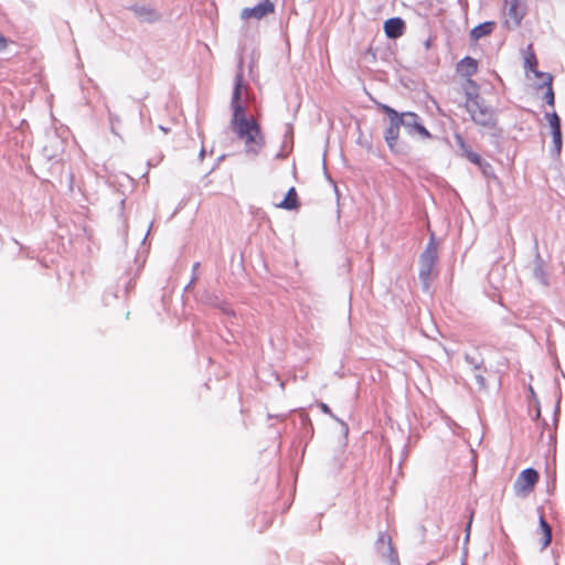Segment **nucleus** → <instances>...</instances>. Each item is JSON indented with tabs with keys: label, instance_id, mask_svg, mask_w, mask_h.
Returning a JSON list of instances; mask_svg holds the SVG:
<instances>
[{
	"label": "nucleus",
	"instance_id": "nucleus-18",
	"mask_svg": "<svg viewBox=\"0 0 565 565\" xmlns=\"http://www.w3.org/2000/svg\"><path fill=\"white\" fill-rule=\"evenodd\" d=\"M544 84L546 85V89H545L543 98L548 105L553 106L554 105V90L552 87V77L550 75H547Z\"/></svg>",
	"mask_w": 565,
	"mask_h": 565
},
{
	"label": "nucleus",
	"instance_id": "nucleus-1",
	"mask_svg": "<svg viewBox=\"0 0 565 565\" xmlns=\"http://www.w3.org/2000/svg\"><path fill=\"white\" fill-rule=\"evenodd\" d=\"M466 109L471 119L481 126H493L495 124L494 110L487 106L478 94V85L472 79L466 81Z\"/></svg>",
	"mask_w": 565,
	"mask_h": 565
},
{
	"label": "nucleus",
	"instance_id": "nucleus-21",
	"mask_svg": "<svg viewBox=\"0 0 565 565\" xmlns=\"http://www.w3.org/2000/svg\"><path fill=\"white\" fill-rule=\"evenodd\" d=\"M132 10L136 12V14L138 15H145V17H148V18H151L156 14V12L151 9H146V8H137V7H134Z\"/></svg>",
	"mask_w": 565,
	"mask_h": 565
},
{
	"label": "nucleus",
	"instance_id": "nucleus-12",
	"mask_svg": "<svg viewBox=\"0 0 565 565\" xmlns=\"http://www.w3.org/2000/svg\"><path fill=\"white\" fill-rule=\"evenodd\" d=\"M456 141L458 143V146L460 147L461 149V153L463 157H466L470 162L477 164V166H481L482 163V159L481 157L473 152L469 146L465 142L463 138L461 136H456Z\"/></svg>",
	"mask_w": 565,
	"mask_h": 565
},
{
	"label": "nucleus",
	"instance_id": "nucleus-3",
	"mask_svg": "<svg viewBox=\"0 0 565 565\" xmlns=\"http://www.w3.org/2000/svg\"><path fill=\"white\" fill-rule=\"evenodd\" d=\"M248 103V86L244 83L243 73L239 72L235 76L234 88L231 98V108L233 118L238 119L246 116V106Z\"/></svg>",
	"mask_w": 565,
	"mask_h": 565
},
{
	"label": "nucleus",
	"instance_id": "nucleus-17",
	"mask_svg": "<svg viewBox=\"0 0 565 565\" xmlns=\"http://www.w3.org/2000/svg\"><path fill=\"white\" fill-rule=\"evenodd\" d=\"M379 107L388 116L390 124H404V113L398 114L395 109L384 104H380Z\"/></svg>",
	"mask_w": 565,
	"mask_h": 565
},
{
	"label": "nucleus",
	"instance_id": "nucleus-9",
	"mask_svg": "<svg viewBox=\"0 0 565 565\" xmlns=\"http://www.w3.org/2000/svg\"><path fill=\"white\" fill-rule=\"evenodd\" d=\"M405 23L401 18H392L384 22V32L390 39H397L404 34Z\"/></svg>",
	"mask_w": 565,
	"mask_h": 565
},
{
	"label": "nucleus",
	"instance_id": "nucleus-25",
	"mask_svg": "<svg viewBox=\"0 0 565 565\" xmlns=\"http://www.w3.org/2000/svg\"><path fill=\"white\" fill-rule=\"evenodd\" d=\"M470 526H471V520H470V521H469V523H468L467 531H469V530H470Z\"/></svg>",
	"mask_w": 565,
	"mask_h": 565
},
{
	"label": "nucleus",
	"instance_id": "nucleus-23",
	"mask_svg": "<svg viewBox=\"0 0 565 565\" xmlns=\"http://www.w3.org/2000/svg\"><path fill=\"white\" fill-rule=\"evenodd\" d=\"M319 407L320 409L324 413V414H328L330 416H333L332 415V411L330 409V407L326 404V403H320L319 404Z\"/></svg>",
	"mask_w": 565,
	"mask_h": 565
},
{
	"label": "nucleus",
	"instance_id": "nucleus-8",
	"mask_svg": "<svg viewBox=\"0 0 565 565\" xmlns=\"http://www.w3.org/2000/svg\"><path fill=\"white\" fill-rule=\"evenodd\" d=\"M411 131H415L424 138H430L429 131L419 122V117L415 113H404V124Z\"/></svg>",
	"mask_w": 565,
	"mask_h": 565
},
{
	"label": "nucleus",
	"instance_id": "nucleus-6",
	"mask_svg": "<svg viewBox=\"0 0 565 565\" xmlns=\"http://www.w3.org/2000/svg\"><path fill=\"white\" fill-rule=\"evenodd\" d=\"M377 553L391 563L397 562V552L393 547L392 537L386 532L379 534L375 543Z\"/></svg>",
	"mask_w": 565,
	"mask_h": 565
},
{
	"label": "nucleus",
	"instance_id": "nucleus-7",
	"mask_svg": "<svg viewBox=\"0 0 565 565\" xmlns=\"http://www.w3.org/2000/svg\"><path fill=\"white\" fill-rule=\"evenodd\" d=\"M275 11V6L269 0H265L264 2L253 7L245 8L241 12V18L243 20L256 19L260 20L264 17L273 13Z\"/></svg>",
	"mask_w": 565,
	"mask_h": 565
},
{
	"label": "nucleus",
	"instance_id": "nucleus-24",
	"mask_svg": "<svg viewBox=\"0 0 565 565\" xmlns=\"http://www.w3.org/2000/svg\"><path fill=\"white\" fill-rule=\"evenodd\" d=\"M7 46H8V40L4 36L0 35V51L6 50Z\"/></svg>",
	"mask_w": 565,
	"mask_h": 565
},
{
	"label": "nucleus",
	"instance_id": "nucleus-10",
	"mask_svg": "<svg viewBox=\"0 0 565 565\" xmlns=\"http://www.w3.org/2000/svg\"><path fill=\"white\" fill-rule=\"evenodd\" d=\"M456 70L458 74L468 81L478 72V62L471 56H466L458 62Z\"/></svg>",
	"mask_w": 565,
	"mask_h": 565
},
{
	"label": "nucleus",
	"instance_id": "nucleus-19",
	"mask_svg": "<svg viewBox=\"0 0 565 565\" xmlns=\"http://www.w3.org/2000/svg\"><path fill=\"white\" fill-rule=\"evenodd\" d=\"M545 117H546V120L552 129V132L556 131V130H561V120L556 113L546 114Z\"/></svg>",
	"mask_w": 565,
	"mask_h": 565
},
{
	"label": "nucleus",
	"instance_id": "nucleus-13",
	"mask_svg": "<svg viewBox=\"0 0 565 565\" xmlns=\"http://www.w3.org/2000/svg\"><path fill=\"white\" fill-rule=\"evenodd\" d=\"M402 124H390L385 130V141L392 151L396 150L397 140L399 137V128Z\"/></svg>",
	"mask_w": 565,
	"mask_h": 565
},
{
	"label": "nucleus",
	"instance_id": "nucleus-2",
	"mask_svg": "<svg viewBox=\"0 0 565 565\" xmlns=\"http://www.w3.org/2000/svg\"><path fill=\"white\" fill-rule=\"evenodd\" d=\"M231 126L237 137L244 140L247 152L256 154L264 147L265 140L256 120H248L245 116L238 119H232Z\"/></svg>",
	"mask_w": 565,
	"mask_h": 565
},
{
	"label": "nucleus",
	"instance_id": "nucleus-15",
	"mask_svg": "<svg viewBox=\"0 0 565 565\" xmlns=\"http://www.w3.org/2000/svg\"><path fill=\"white\" fill-rule=\"evenodd\" d=\"M493 29H494L493 22H484V23H481V24L475 26L471 30L470 34L473 40H479L486 35L491 34Z\"/></svg>",
	"mask_w": 565,
	"mask_h": 565
},
{
	"label": "nucleus",
	"instance_id": "nucleus-20",
	"mask_svg": "<svg viewBox=\"0 0 565 565\" xmlns=\"http://www.w3.org/2000/svg\"><path fill=\"white\" fill-rule=\"evenodd\" d=\"M552 136H553V142H554L555 150L557 153H559L561 149H562V132H561V130H556V131L552 132Z\"/></svg>",
	"mask_w": 565,
	"mask_h": 565
},
{
	"label": "nucleus",
	"instance_id": "nucleus-22",
	"mask_svg": "<svg viewBox=\"0 0 565 565\" xmlns=\"http://www.w3.org/2000/svg\"><path fill=\"white\" fill-rule=\"evenodd\" d=\"M525 62L529 65L530 70L532 72H535V67L537 65V61H536V57H535L534 53H531L529 56H526Z\"/></svg>",
	"mask_w": 565,
	"mask_h": 565
},
{
	"label": "nucleus",
	"instance_id": "nucleus-4",
	"mask_svg": "<svg viewBox=\"0 0 565 565\" xmlns=\"http://www.w3.org/2000/svg\"><path fill=\"white\" fill-rule=\"evenodd\" d=\"M437 246L431 241L427 245L425 252L422 254L419 259V276L426 282L430 278L434 273L436 263H437Z\"/></svg>",
	"mask_w": 565,
	"mask_h": 565
},
{
	"label": "nucleus",
	"instance_id": "nucleus-14",
	"mask_svg": "<svg viewBox=\"0 0 565 565\" xmlns=\"http://www.w3.org/2000/svg\"><path fill=\"white\" fill-rule=\"evenodd\" d=\"M540 545L542 548L547 547L552 541V530L548 523L545 521L544 516L540 518Z\"/></svg>",
	"mask_w": 565,
	"mask_h": 565
},
{
	"label": "nucleus",
	"instance_id": "nucleus-11",
	"mask_svg": "<svg viewBox=\"0 0 565 565\" xmlns=\"http://www.w3.org/2000/svg\"><path fill=\"white\" fill-rule=\"evenodd\" d=\"M299 206V198L294 186L288 190V192L285 195V199L280 203L276 204V207L288 211L298 210Z\"/></svg>",
	"mask_w": 565,
	"mask_h": 565
},
{
	"label": "nucleus",
	"instance_id": "nucleus-26",
	"mask_svg": "<svg viewBox=\"0 0 565 565\" xmlns=\"http://www.w3.org/2000/svg\"><path fill=\"white\" fill-rule=\"evenodd\" d=\"M427 565H434V563H431V562H430V563H428Z\"/></svg>",
	"mask_w": 565,
	"mask_h": 565
},
{
	"label": "nucleus",
	"instance_id": "nucleus-5",
	"mask_svg": "<svg viewBox=\"0 0 565 565\" xmlns=\"http://www.w3.org/2000/svg\"><path fill=\"white\" fill-rule=\"evenodd\" d=\"M539 472L533 468H527L518 476L514 482V491L518 495H527L539 481Z\"/></svg>",
	"mask_w": 565,
	"mask_h": 565
},
{
	"label": "nucleus",
	"instance_id": "nucleus-16",
	"mask_svg": "<svg viewBox=\"0 0 565 565\" xmlns=\"http://www.w3.org/2000/svg\"><path fill=\"white\" fill-rule=\"evenodd\" d=\"M505 6L508 7L509 17L512 18L516 24H519L522 19L519 0H505Z\"/></svg>",
	"mask_w": 565,
	"mask_h": 565
}]
</instances>
